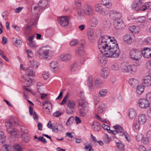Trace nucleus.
<instances>
[{
	"instance_id": "nucleus-1",
	"label": "nucleus",
	"mask_w": 151,
	"mask_h": 151,
	"mask_svg": "<svg viewBox=\"0 0 151 151\" xmlns=\"http://www.w3.org/2000/svg\"><path fill=\"white\" fill-rule=\"evenodd\" d=\"M112 42L109 43V47L104 54L107 57L117 58L120 55V53L118 43L114 37H112Z\"/></svg>"
},
{
	"instance_id": "nucleus-2",
	"label": "nucleus",
	"mask_w": 151,
	"mask_h": 151,
	"mask_svg": "<svg viewBox=\"0 0 151 151\" xmlns=\"http://www.w3.org/2000/svg\"><path fill=\"white\" fill-rule=\"evenodd\" d=\"M112 37L107 35H104L99 38L98 42V47L100 51L102 53H104V54L109 47L110 42H112Z\"/></svg>"
},
{
	"instance_id": "nucleus-3",
	"label": "nucleus",
	"mask_w": 151,
	"mask_h": 151,
	"mask_svg": "<svg viewBox=\"0 0 151 151\" xmlns=\"http://www.w3.org/2000/svg\"><path fill=\"white\" fill-rule=\"evenodd\" d=\"M68 95V93L66 94L60 104L61 105H63L66 103L67 105L66 112L68 114H73L75 111V108L76 104V102L74 101L67 100Z\"/></svg>"
},
{
	"instance_id": "nucleus-4",
	"label": "nucleus",
	"mask_w": 151,
	"mask_h": 151,
	"mask_svg": "<svg viewBox=\"0 0 151 151\" xmlns=\"http://www.w3.org/2000/svg\"><path fill=\"white\" fill-rule=\"evenodd\" d=\"M78 17L83 16L84 14L88 15H92L94 13V9L91 6L88 4L84 5L82 8H79L77 11Z\"/></svg>"
},
{
	"instance_id": "nucleus-5",
	"label": "nucleus",
	"mask_w": 151,
	"mask_h": 151,
	"mask_svg": "<svg viewBox=\"0 0 151 151\" xmlns=\"http://www.w3.org/2000/svg\"><path fill=\"white\" fill-rule=\"evenodd\" d=\"M121 71L124 73H134L137 70L136 65H129L125 62L121 63L120 65Z\"/></svg>"
},
{
	"instance_id": "nucleus-6",
	"label": "nucleus",
	"mask_w": 151,
	"mask_h": 151,
	"mask_svg": "<svg viewBox=\"0 0 151 151\" xmlns=\"http://www.w3.org/2000/svg\"><path fill=\"white\" fill-rule=\"evenodd\" d=\"M78 104L79 106L81 107L79 109L80 115L82 116H85L89 110L88 103L81 98L78 100Z\"/></svg>"
},
{
	"instance_id": "nucleus-7",
	"label": "nucleus",
	"mask_w": 151,
	"mask_h": 151,
	"mask_svg": "<svg viewBox=\"0 0 151 151\" xmlns=\"http://www.w3.org/2000/svg\"><path fill=\"white\" fill-rule=\"evenodd\" d=\"M141 54V52L138 50L133 48L130 50L129 56L132 60L139 61L140 59Z\"/></svg>"
},
{
	"instance_id": "nucleus-8",
	"label": "nucleus",
	"mask_w": 151,
	"mask_h": 151,
	"mask_svg": "<svg viewBox=\"0 0 151 151\" xmlns=\"http://www.w3.org/2000/svg\"><path fill=\"white\" fill-rule=\"evenodd\" d=\"M114 25L115 28L119 30L124 29L125 27L124 21L120 17H116L115 19Z\"/></svg>"
},
{
	"instance_id": "nucleus-9",
	"label": "nucleus",
	"mask_w": 151,
	"mask_h": 151,
	"mask_svg": "<svg viewBox=\"0 0 151 151\" xmlns=\"http://www.w3.org/2000/svg\"><path fill=\"white\" fill-rule=\"evenodd\" d=\"M135 36L132 33H127L123 36V40L124 42L127 44H131L135 41Z\"/></svg>"
},
{
	"instance_id": "nucleus-10",
	"label": "nucleus",
	"mask_w": 151,
	"mask_h": 151,
	"mask_svg": "<svg viewBox=\"0 0 151 151\" xmlns=\"http://www.w3.org/2000/svg\"><path fill=\"white\" fill-rule=\"evenodd\" d=\"M151 104V101L146 98L141 99L139 101V106L142 109H146L149 107Z\"/></svg>"
},
{
	"instance_id": "nucleus-11",
	"label": "nucleus",
	"mask_w": 151,
	"mask_h": 151,
	"mask_svg": "<svg viewBox=\"0 0 151 151\" xmlns=\"http://www.w3.org/2000/svg\"><path fill=\"white\" fill-rule=\"evenodd\" d=\"M113 127L116 130H118L119 132V133H120V135L121 136L125 137L128 142H129V140H130L129 139V135L126 132L124 131V130L121 126L118 125L116 124Z\"/></svg>"
},
{
	"instance_id": "nucleus-12",
	"label": "nucleus",
	"mask_w": 151,
	"mask_h": 151,
	"mask_svg": "<svg viewBox=\"0 0 151 151\" xmlns=\"http://www.w3.org/2000/svg\"><path fill=\"white\" fill-rule=\"evenodd\" d=\"M58 20L59 23L63 27L67 26L69 24L68 17L67 16L59 17Z\"/></svg>"
},
{
	"instance_id": "nucleus-13",
	"label": "nucleus",
	"mask_w": 151,
	"mask_h": 151,
	"mask_svg": "<svg viewBox=\"0 0 151 151\" xmlns=\"http://www.w3.org/2000/svg\"><path fill=\"white\" fill-rule=\"evenodd\" d=\"M5 126L6 127L7 131L8 133L12 135H16L17 132L15 129H12V125L11 121H7L6 122Z\"/></svg>"
},
{
	"instance_id": "nucleus-14",
	"label": "nucleus",
	"mask_w": 151,
	"mask_h": 151,
	"mask_svg": "<svg viewBox=\"0 0 151 151\" xmlns=\"http://www.w3.org/2000/svg\"><path fill=\"white\" fill-rule=\"evenodd\" d=\"M141 52L142 55L145 58H151V48L144 47L142 49Z\"/></svg>"
},
{
	"instance_id": "nucleus-15",
	"label": "nucleus",
	"mask_w": 151,
	"mask_h": 151,
	"mask_svg": "<svg viewBox=\"0 0 151 151\" xmlns=\"http://www.w3.org/2000/svg\"><path fill=\"white\" fill-rule=\"evenodd\" d=\"M104 55L102 53H101L99 55L98 57V62L99 65L101 66L105 65L107 63V60L105 55Z\"/></svg>"
},
{
	"instance_id": "nucleus-16",
	"label": "nucleus",
	"mask_w": 151,
	"mask_h": 151,
	"mask_svg": "<svg viewBox=\"0 0 151 151\" xmlns=\"http://www.w3.org/2000/svg\"><path fill=\"white\" fill-rule=\"evenodd\" d=\"M42 9L38 5L33 4L32 6L31 12L35 14H39L42 12Z\"/></svg>"
},
{
	"instance_id": "nucleus-17",
	"label": "nucleus",
	"mask_w": 151,
	"mask_h": 151,
	"mask_svg": "<svg viewBox=\"0 0 151 151\" xmlns=\"http://www.w3.org/2000/svg\"><path fill=\"white\" fill-rule=\"evenodd\" d=\"M59 59L62 61H68L72 58V56L69 54H63L60 55L58 56Z\"/></svg>"
},
{
	"instance_id": "nucleus-18",
	"label": "nucleus",
	"mask_w": 151,
	"mask_h": 151,
	"mask_svg": "<svg viewBox=\"0 0 151 151\" xmlns=\"http://www.w3.org/2000/svg\"><path fill=\"white\" fill-rule=\"evenodd\" d=\"M50 68L53 72L55 73L58 70V63L56 61H53L50 64Z\"/></svg>"
},
{
	"instance_id": "nucleus-19",
	"label": "nucleus",
	"mask_w": 151,
	"mask_h": 151,
	"mask_svg": "<svg viewBox=\"0 0 151 151\" xmlns=\"http://www.w3.org/2000/svg\"><path fill=\"white\" fill-rule=\"evenodd\" d=\"M76 55L78 56H82L84 55L85 51L83 46L75 49Z\"/></svg>"
},
{
	"instance_id": "nucleus-20",
	"label": "nucleus",
	"mask_w": 151,
	"mask_h": 151,
	"mask_svg": "<svg viewBox=\"0 0 151 151\" xmlns=\"http://www.w3.org/2000/svg\"><path fill=\"white\" fill-rule=\"evenodd\" d=\"M147 120V117L144 114H140L138 116L137 121L141 124H144L145 123Z\"/></svg>"
},
{
	"instance_id": "nucleus-21",
	"label": "nucleus",
	"mask_w": 151,
	"mask_h": 151,
	"mask_svg": "<svg viewBox=\"0 0 151 151\" xmlns=\"http://www.w3.org/2000/svg\"><path fill=\"white\" fill-rule=\"evenodd\" d=\"M38 5L42 9H44L48 6V1L47 0H40Z\"/></svg>"
},
{
	"instance_id": "nucleus-22",
	"label": "nucleus",
	"mask_w": 151,
	"mask_h": 151,
	"mask_svg": "<svg viewBox=\"0 0 151 151\" xmlns=\"http://www.w3.org/2000/svg\"><path fill=\"white\" fill-rule=\"evenodd\" d=\"M91 27H95L99 24V21L97 18L95 17L91 18L89 21Z\"/></svg>"
},
{
	"instance_id": "nucleus-23",
	"label": "nucleus",
	"mask_w": 151,
	"mask_h": 151,
	"mask_svg": "<svg viewBox=\"0 0 151 151\" xmlns=\"http://www.w3.org/2000/svg\"><path fill=\"white\" fill-rule=\"evenodd\" d=\"M128 115L130 119L134 120L136 116V111L133 108L129 109L128 111Z\"/></svg>"
},
{
	"instance_id": "nucleus-24",
	"label": "nucleus",
	"mask_w": 151,
	"mask_h": 151,
	"mask_svg": "<svg viewBox=\"0 0 151 151\" xmlns=\"http://www.w3.org/2000/svg\"><path fill=\"white\" fill-rule=\"evenodd\" d=\"M93 80L92 76H89L88 79V84L89 90L91 91L94 90Z\"/></svg>"
},
{
	"instance_id": "nucleus-25",
	"label": "nucleus",
	"mask_w": 151,
	"mask_h": 151,
	"mask_svg": "<svg viewBox=\"0 0 151 151\" xmlns=\"http://www.w3.org/2000/svg\"><path fill=\"white\" fill-rule=\"evenodd\" d=\"M42 105L44 106H46L45 109L47 110L46 111L47 114H48L50 112V110L52 108V105L51 102L49 101H45L42 102Z\"/></svg>"
},
{
	"instance_id": "nucleus-26",
	"label": "nucleus",
	"mask_w": 151,
	"mask_h": 151,
	"mask_svg": "<svg viewBox=\"0 0 151 151\" xmlns=\"http://www.w3.org/2000/svg\"><path fill=\"white\" fill-rule=\"evenodd\" d=\"M26 74L23 76H26V77L33 76L35 75V72L32 70V68L29 67L27 68L25 70Z\"/></svg>"
},
{
	"instance_id": "nucleus-27",
	"label": "nucleus",
	"mask_w": 151,
	"mask_h": 151,
	"mask_svg": "<svg viewBox=\"0 0 151 151\" xmlns=\"http://www.w3.org/2000/svg\"><path fill=\"white\" fill-rule=\"evenodd\" d=\"M23 78L25 80L24 83L28 87H30L33 85V81L29 78V77H26V76H23Z\"/></svg>"
},
{
	"instance_id": "nucleus-28",
	"label": "nucleus",
	"mask_w": 151,
	"mask_h": 151,
	"mask_svg": "<svg viewBox=\"0 0 151 151\" xmlns=\"http://www.w3.org/2000/svg\"><path fill=\"white\" fill-rule=\"evenodd\" d=\"M143 82L147 86H151V76H148L145 77L143 80Z\"/></svg>"
},
{
	"instance_id": "nucleus-29",
	"label": "nucleus",
	"mask_w": 151,
	"mask_h": 151,
	"mask_svg": "<svg viewBox=\"0 0 151 151\" xmlns=\"http://www.w3.org/2000/svg\"><path fill=\"white\" fill-rule=\"evenodd\" d=\"M109 74V71L107 68H104L102 69L101 71V76L104 78H106Z\"/></svg>"
},
{
	"instance_id": "nucleus-30",
	"label": "nucleus",
	"mask_w": 151,
	"mask_h": 151,
	"mask_svg": "<svg viewBox=\"0 0 151 151\" xmlns=\"http://www.w3.org/2000/svg\"><path fill=\"white\" fill-rule=\"evenodd\" d=\"M129 29L131 32L134 33H138L140 30V28L139 26L134 25L129 27Z\"/></svg>"
},
{
	"instance_id": "nucleus-31",
	"label": "nucleus",
	"mask_w": 151,
	"mask_h": 151,
	"mask_svg": "<svg viewBox=\"0 0 151 151\" xmlns=\"http://www.w3.org/2000/svg\"><path fill=\"white\" fill-rule=\"evenodd\" d=\"M110 16L113 17H121V14L116 10H111L109 13Z\"/></svg>"
},
{
	"instance_id": "nucleus-32",
	"label": "nucleus",
	"mask_w": 151,
	"mask_h": 151,
	"mask_svg": "<svg viewBox=\"0 0 151 151\" xmlns=\"http://www.w3.org/2000/svg\"><path fill=\"white\" fill-rule=\"evenodd\" d=\"M92 126L93 129L96 131H99L101 128L100 124L96 121L93 123Z\"/></svg>"
},
{
	"instance_id": "nucleus-33",
	"label": "nucleus",
	"mask_w": 151,
	"mask_h": 151,
	"mask_svg": "<svg viewBox=\"0 0 151 151\" xmlns=\"http://www.w3.org/2000/svg\"><path fill=\"white\" fill-rule=\"evenodd\" d=\"M129 83L132 87H134L138 84V81L136 79L134 78H130L129 80Z\"/></svg>"
},
{
	"instance_id": "nucleus-34",
	"label": "nucleus",
	"mask_w": 151,
	"mask_h": 151,
	"mask_svg": "<svg viewBox=\"0 0 151 151\" xmlns=\"http://www.w3.org/2000/svg\"><path fill=\"white\" fill-rule=\"evenodd\" d=\"M101 4L108 8L110 7L111 6V1L110 0H101Z\"/></svg>"
},
{
	"instance_id": "nucleus-35",
	"label": "nucleus",
	"mask_w": 151,
	"mask_h": 151,
	"mask_svg": "<svg viewBox=\"0 0 151 151\" xmlns=\"http://www.w3.org/2000/svg\"><path fill=\"white\" fill-rule=\"evenodd\" d=\"M6 136L4 135V132L0 131V145L3 144L6 141Z\"/></svg>"
},
{
	"instance_id": "nucleus-36",
	"label": "nucleus",
	"mask_w": 151,
	"mask_h": 151,
	"mask_svg": "<svg viewBox=\"0 0 151 151\" xmlns=\"http://www.w3.org/2000/svg\"><path fill=\"white\" fill-rule=\"evenodd\" d=\"M50 50L47 49L44 50L40 54V58L41 59H44L45 58L49 53Z\"/></svg>"
},
{
	"instance_id": "nucleus-37",
	"label": "nucleus",
	"mask_w": 151,
	"mask_h": 151,
	"mask_svg": "<svg viewBox=\"0 0 151 151\" xmlns=\"http://www.w3.org/2000/svg\"><path fill=\"white\" fill-rule=\"evenodd\" d=\"M111 26V23L109 21L104 20L103 22V27L105 30H108Z\"/></svg>"
},
{
	"instance_id": "nucleus-38",
	"label": "nucleus",
	"mask_w": 151,
	"mask_h": 151,
	"mask_svg": "<svg viewBox=\"0 0 151 151\" xmlns=\"http://www.w3.org/2000/svg\"><path fill=\"white\" fill-rule=\"evenodd\" d=\"M11 146L8 144L3 145L1 148V151H10Z\"/></svg>"
},
{
	"instance_id": "nucleus-39",
	"label": "nucleus",
	"mask_w": 151,
	"mask_h": 151,
	"mask_svg": "<svg viewBox=\"0 0 151 151\" xmlns=\"http://www.w3.org/2000/svg\"><path fill=\"white\" fill-rule=\"evenodd\" d=\"M101 84L100 79L99 78H94V80L93 86L96 88H99Z\"/></svg>"
},
{
	"instance_id": "nucleus-40",
	"label": "nucleus",
	"mask_w": 151,
	"mask_h": 151,
	"mask_svg": "<svg viewBox=\"0 0 151 151\" xmlns=\"http://www.w3.org/2000/svg\"><path fill=\"white\" fill-rule=\"evenodd\" d=\"M144 87L141 85L137 86L136 88V92L138 94H141L144 91Z\"/></svg>"
},
{
	"instance_id": "nucleus-41",
	"label": "nucleus",
	"mask_w": 151,
	"mask_h": 151,
	"mask_svg": "<svg viewBox=\"0 0 151 151\" xmlns=\"http://www.w3.org/2000/svg\"><path fill=\"white\" fill-rule=\"evenodd\" d=\"M78 65L76 63L72 64L70 66V70L71 72H74L78 70Z\"/></svg>"
},
{
	"instance_id": "nucleus-42",
	"label": "nucleus",
	"mask_w": 151,
	"mask_h": 151,
	"mask_svg": "<svg viewBox=\"0 0 151 151\" xmlns=\"http://www.w3.org/2000/svg\"><path fill=\"white\" fill-rule=\"evenodd\" d=\"M105 105L104 104H102L99 105L98 108V113L99 114H101L105 109Z\"/></svg>"
},
{
	"instance_id": "nucleus-43",
	"label": "nucleus",
	"mask_w": 151,
	"mask_h": 151,
	"mask_svg": "<svg viewBox=\"0 0 151 151\" xmlns=\"http://www.w3.org/2000/svg\"><path fill=\"white\" fill-rule=\"evenodd\" d=\"M22 140L26 143L28 142L29 139V137L27 134H23L21 136Z\"/></svg>"
},
{
	"instance_id": "nucleus-44",
	"label": "nucleus",
	"mask_w": 151,
	"mask_h": 151,
	"mask_svg": "<svg viewBox=\"0 0 151 151\" xmlns=\"http://www.w3.org/2000/svg\"><path fill=\"white\" fill-rule=\"evenodd\" d=\"M94 9L95 11L99 13L102 8V6L101 4L99 3H96L95 4Z\"/></svg>"
},
{
	"instance_id": "nucleus-45",
	"label": "nucleus",
	"mask_w": 151,
	"mask_h": 151,
	"mask_svg": "<svg viewBox=\"0 0 151 151\" xmlns=\"http://www.w3.org/2000/svg\"><path fill=\"white\" fill-rule=\"evenodd\" d=\"M107 91L106 89H102L99 91L98 96L99 97H103L105 96L106 94Z\"/></svg>"
},
{
	"instance_id": "nucleus-46",
	"label": "nucleus",
	"mask_w": 151,
	"mask_h": 151,
	"mask_svg": "<svg viewBox=\"0 0 151 151\" xmlns=\"http://www.w3.org/2000/svg\"><path fill=\"white\" fill-rule=\"evenodd\" d=\"M111 68L114 70H118L119 69V67L118 63L115 62L111 66Z\"/></svg>"
},
{
	"instance_id": "nucleus-47",
	"label": "nucleus",
	"mask_w": 151,
	"mask_h": 151,
	"mask_svg": "<svg viewBox=\"0 0 151 151\" xmlns=\"http://www.w3.org/2000/svg\"><path fill=\"white\" fill-rule=\"evenodd\" d=\"M42 78L45 80H46L50 77V74L48 72L44 71L42 75Z\"/></svg>"
},
{
	"instance_id": "nucleus-48",
	"label": "nucleus",
	"mask_w": 151,
	"mask_h": 151,
	"mask_svg": "<svg viewBox=\"0 0 151 151\" xmlns=\"http://www.w3.org/2000/svg\"><path fill=\"white\" fill-rule=\"evenodd\" d=\"M144 138L143 134L140 133H138L136 136V139L138 141H141Z\"/></svg>"
},
{
	"instance_id": "nucleus-49",
	"label": "nucleus",
	"mask_w": 151,
	"mask_h": 151,
	"mask_svg": "<svg viewBox=\"0 0 151 151\" xmlns=\"http://www.w3.org/2000/svg\"><path fill=\"white\" fill-rule=\"evenodd\" d=\"M10 121L11 122L14 124L18 125L19 123V120L17 118L15 117H12L10 119Z\"/></svg>"
},
{
	"instance_id": "nucleus-50",
	"label": "nucleus",
	"mask_w": 151,
	"mask_h": 151,
	"mask_svg": "<svg viewBox=\"0 0 151 151\" xmlns=\"http://www.w3.org/2000/svg\"><path fill=\"white\" fill-rule=\"evenodd\" d=\"M138 3L136 2H134L132 4V9L134 10H137L139 8Z\"/></svg>"
},
{
	"instance_id": "nucleus-51",
	"label": "nucleus",
	"mask_w": 151,
	"mask_h": 151,
	"mask_svg": "<svg viewBox=\"0 0 151 151\" xmlns=\"http://www.w3.org/2000/svg\"><path fill=\"white\" fill-rule=\"evenodd\" d=\"M108 13L109 11L108 10H106V9L102 8L100 11V12H99V13L103 15H105L108 14Z\"/></svg>"
},
{
	"instance_id": "nucleus-52",
	"label": "nucleus",
	"mask_w": 151,
	"mask_h": 151,
	"mask_svg": "<svg viewBox=\"0 0 151 151\" xmlns=\"http://www.w3.org/2000/svg\"><path fill=\"white\" fill-rule=\"evenodd\" d=\"M53 128H54V131H55V130H58V127H61L60 128V129H59V131H60L63 130V127L61 125H58V124H53Z\"/></svg>"
},
{
	"instance_id": "nucleus-53",
	"label": "nucleus",
	"mask_w": 151,
	"mask_h": 151,
	"mask_svg": "<svg viewBox=\"0 0 151 151\" xmlns=\"http://www.w3.org/2000/svg\"><path fill=\"white\" fill-rule=\"evenodd\" d=\"M32 66L34 68H37L39 65L38 62H37L35 60H32L30 62Z\"/></svg>"
},
{
	"instance_id": "nucleus-54",
	"label": "nucleus",
	"mask_w": 151,
	"mask_h": 151,
	"mask_svg": "<svg viewBox=\"0 0 151 151\" xmlns=\"http://www.w3.org/2000/svg\"><path fill=\"white\" fill-rule=\"evenodd\" d=\"M14 151H21L22 148L21 146L18 144H16L14 146Z\"/></svg>"
},
{
	"instance_id": "nucleus-55",
	"label": "nucleus",
	"mask_w": 151,
	"mask_h": 151,
	"mask_svg": "<svg viewBox=\"0 0 151 151\" xmlns=\"http://www.w3.org/2000/svg\"><path fill=\"white\" fill-rule=\"evenodd\" d=\"M94 32L93 30H91L88 32L87 33L88 39L89 40H91L94 35Z\"/></svg>"
},
{
	"instance_id": "nucleus-56",
	"label": "nucleus",
	"mask_w": 151,
	"mask_h": 151,
	"mask_svg": "<svg viewBox=\"0 0 151 151\" xmlns=\"http://www.w3.org/2000/svg\"><path fill=\"white\" fill-rule=\"evenodd\" d=\"M78 41L76 40H72L70 42V45L72 47L76 46L78 44Z\"/></svg>"
},
{
	"instance_id": "nucleus-57",
	"label": "nucleus",
	"mask_w": 151,
	"mask_h": 151,
	"mask_svg": "<svg viewBox=\"0 0 151 151\" xmlns=\"http://www.w3.org/2000/svg\"><path fill=\"white\" fill-rule=\"evenodd\" d=\"M14 42V45L17 47L20 46L22 43V42L20 40H18L17 39L15 40Z\"/></svg>"
},
{
	"instance_id": "nucleus-58",
	"label": "nucleus",
	"mask_w": 151,
	"mask_h": 151,
	"mask_svg": "<svg viewBox=\"0 0 151 151\" xmlns=\"http://www.w3.org/2000/svg\"><path fill=\"white\" fill-rule=\"evenodd\" d=\"M141 125H142L141 124L139 123L138 121H137V122L135 123L134 124V127L135 129L136 130H138L140 128V126Z\"/></svg>"
},
{
	"instance_id": "nucleus-59",
	"label": "nucleus",
	"mask_w": 151,
	"mask_h": 151,
	"mask_svg": "<svg viewBox=\"0 0 151 151\" xmlns=\"http://www.w3.org/2000/svg\"><path fill=\"white\" fill-rule=\"evenodd\" d=\"M116 145L118 148L122 149H124V145L121 141L117 142Z\"/></svg>"
},
{
	"instance_id": "nucleus-60",
	"label": "nucleus",
	"mask_w": 151,
	"mask_h": 151,
	"mask_svg": "<svg viewBox=\"0 0 151 151\" xmlns=\"http://www.w3.org/2000/svg\"><path fill=\"white\" fill-rule=\"evenodd\" d=\"M74 118L73 116H71L67 120L66 124L68 125L71 124L73 122Z\"/></svg>"
},
{
	"instance_id": "nucleus-61",
	"label": "nucleus",
	"mask_w": 151,
	"mask_h": 151,
	"mask_svg": "<svg viewBox=\"0 0 151 151\" xmlns=\"http://www.w3.org/2000/svg\"><path fill=\"white\" fill-rule=\"evenodd\" d=\"M145 67L147 69H151V59L146 62L145 64Z\"/></svg>"
},
{
	"instance_id": "nucleus-62",
	"label": "nucleus",
	"mask_w": 151,
	"mask_h": 151,
	"mask_svg": "<svg viewBox=\"0 0 151 151\" xmlns=\"http://www.w3.org/2000/svg\"><path fill=\"white\" fill-rule=\"evenodd\" d=\"M27 53L28 54V57L29 58H32L34 56L33 52L30 50H27Z\"/></svg>"
},
{
	"instance_id": "nucleus-63",
	"label": "nucleus",
	"mask_w": 151,
	"mask_h": 151,
	"mask_svg": "<svg viewBox=\"0 0 151 151\" xmlns=\"http://www.w3.org/2000/svg\"><path fill=\"white\" fill-rule=\"evenodd\" d=\"M104 140L106 143L108 144L110 142V139L108 135L105 134L104 138Z\"/></svg>"
},
{
	"instance_id": "nucleus-64",
	"label": "nucleus",
	"mask_w": 151,
	"mask_h": 151,
	"mask_svg": "<svg viewBox=\"0 0 151 151\" xmlns=\"http://www.w3.org/2000/svg\"><path fill=\"white\" fill-rule=\"evenodd\" d=\"M144 42L146 44H151V37H147L145 40Z\"/></svg>"
}]
</instances>
